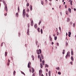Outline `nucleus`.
Returning a JSON list of instances; mask_svg holds the SVG:
<instances>
[{
	"label": "nucleus",
	"mask_w": 76,
	"mask_h": 76,
	"mask_svg": "<svg viewBox=\"0 0 76 76\" xmlns=\"http://www.w3.org/2000/svg\"><path fill=\"white\" fill-rule=\"evenodd\" d=\"M25 14H26V12H25V10L24 9L23 12V16H25Z\"/></svg>",
	"instance_id": "nucleus-1"
},
{
	"label": "nucleus",
	"mask_w": 76,
	"mask_h": 76,
	"mask_svg": "<svg viewBox=\"0 0 76 76\" xmlns=\"http://www.w3.org/2000/svg\"><path fill=\"white\" fill-rule=\"evenodd\" d=\"M4 9L6 10V12H7V5H5Z\"/></svg>",
	"instance_id": "nucleus-2"
},
{
	"label": "nucleus",
	"mask_w": 76,
	"mask_h": 76,
	"mask_svg": "<svg viewBox=\"0 0 76 76\" xmlns=\"http://www.w3.org/2000/svg\"><path fill=\"white\" fill-rule=\"evenodd\" d=\"M34 24V21H33V20H32L31 21V26H33V24Z\"/></svg>",
	"instance_id": "nucleus-3"
},
{
	"label": "nucleus",
	"mask_w": 76,
	"mask_h": 76,
	"mask_svg": "<svg viewBox=\"0 0 76 76\" xmlns=\"http://www.w3.org/2000/svg\"><path fill=\"white\" fill-rule=\"evenodd\" d=\"M2 2L4 4V6L7 5V4H6V2H5V1H4V0H3Z\"/></svg>",
	"instance_id": "nucleus-4"
},
{
	"label": "nucleus",
	"mask_w": 76,
	"mask_h": 76,
	"mask_svg": "<svg viewBox=\"0 0 76 76\" xmlns=\"http://www.w3.org/2000/svg\"><path fill=\"white\" fill-rule=\"evenodd\" d=\"M49 38H50V41H52V38H51V37L50 35Z\"/></svg>",
	"instance_id": "nucleus-5"
},
{
	"label": "nucleus",
	"mask_w": 76,
	"mask_h": 76,
	"mask_svg": "<svg viewBox=\"0 0 76 76\" xmlns=\"http://www.w3.org/2000/svg\"><path fill=\"white\" fill-rule=\"evenodd\" d=\"M29 29L27 30V35H29Z\"/></svg>",
	"instance_id": "nucleus-6"
},
{
	"label": "nucleus",
	"mask_w": 76,
	"mask_h": 76,
	"mask_svg": "<svg viewBox=\"0 0 76 76\" xmlns=\"http://www.w3.org/2000/svg\"><path fill=\"white\" fill-rule=\"evenodd\" d=\"M30 10L31 11H32V6L31 5L30 6Z\"/></svg>",
	"instance_id": "nucleus-7"
},
{
	"label": "nucleus",
	"mask_w": 76,
	"mask_h": 76,
	"mask_svg": "<svg viewBox=\"0 0 76 76\" xmlns=\"http://www.w3.org/2000/svg\"><path fill=\"white\" fill-rule=\"evenodd\" d=\"M49 76H51V71H50L48 72Z\"/></svg>",
	"instance_id": "nucleus-8"
},
{
	"label": "nucleus",
	"mask_w": 76,
	"mask_h": 76,
	"mask_svg": "<svg viewBox=\"0 0 76 76\" xmlns=\"http://www.w3.org/2000/svg\"><path fill=\"white\" fill-rule=\"evenodd\" d=\"M41 57H42V60L44 59V57H43V56H42V54H41Z\"/></svg>",
	"instance_id": "nucleus-9"
},
{
	"label": "nucleus",
	"mask_w": 76,
	"mask_h": 76,
	"mask_svg": "<svg viewBox=\"0 0 76 76\" xmlns=\"http://www.w3.org/2000/svg\"><path fill=\"white\" fill-rule=\"evenodd\" d=\"M71 9H70V8H68V11H69L70 13H71Z\"/></svg>",
	"instance_id": "nucleus-10"
},
{
	"label": "nucleus",
	"mask_w": 76,
	"mask_h": 76,
	"mask_svg": "<svg viewBox=\"0 0 76 76\" xmlns=\"http://www.w3.org/2000/svg\"><path fill=\"white\" fill-rule=\"evenodd\" d=\"M71 59L72 60V61H73V60H74V59H73V56H71Z\"/></svg>",
	"instance_id": "nucleus-11"
},
{
	"label": "nucleus",
	"mask_w": 76,
	"mask_h": 76,
	"mask_svg": "<svg viewBox=\"0 0 76 76\" xmlns=\"http://www.w3.org/2000/svg\"><path fill=\"white\" fill-rule=\"evenodd\" d=\"M37 54H39V50H37Z\"/></svg>",
	"instance_id": "nucleus-12"
},
{
	"label": "nucleus",
	"mask_w": 76,
	"mask_h": 76,
	"mask_svg": "<svg viewBox=\"0 0 76 76\" xmlns=\"http://www.w3.org/2000/svg\"><path fill=\"white\" fill-rule=\"evenodd\" d=\"M16 16L17 17L19 16V14L18 12L16 13Z\"/></svg>",
	"instance_id": "nucleus-13"
},
{
	"label": "nucleus",
	"mask_w": 76,
	"mask_h": 76,
	"mask_svg": "<svg viewBox=\"0 0 76 76\" xmlns=\"http://www.w3.org/2000/svg\"><path fill=\"white\" fill-rule=\"evenodd\" d=\"M7 52H5V56L6 57V56H7Z\"/></svg>",
	"instance_id": "nucleus-14"
},
{
	"label": "nucleus",
	"mask_w": 76,
	"mask_h": 76,
	"mask_svg": "<svg viewBox=\"0 0 76 76\" xmlns=\"http://www.w3.org/2000/svg\"><path fill=\"white\" fill-rule=\"evenodd\" d=\"M48 67V65L47 64H45V67Z\"/></svg>",
	"instance_id": "nucleus-15"
},
{
	"label": "nucleus",
	"mask_w": 76,
	"mask_h": 76,
	"mask_svg": "<svg viewBox=\"0 0 76 76\" xmlns=\"http://www.w3.org/2000/svg\"><path fill=\"white\" fill-rule=\"evenodd\" d=\"M37 31L38 32H40V31H39V28H37Z\"/></svg>",
	"instance_id": "nucleus-16"
},
{
	"label": "nucleus",
	"mask_w": 76,
	"mask_h": 76,
	"mask_svg": "<svg viewBox=\"0 0 76 76\" xmlns=\"http://www.w3.org/2000/svg\"><path fill=\"white\" fill-rule=\"evenodd\" d=\"M34 27L35 28H37V24H35L34 25Z\"/></svg>",
	"instance_id": "nucleus-17"
},
{
	"label": "nucleus",
	"mask_w": 76,
	"mask_h": 76,
	"mask_svg": "<svg viewBox=\"0 0 76 76\" xmlns=\"http://www.w3.org/2000/svg\"><path fill=\"white\" fill-rule=\"evenodd\" d=\"M70 21V18H68L67 19V22H69Z\"/></svg>",
	"instance_id": "nucleus-18"
},
{
	"label": "nucleus",
	"mask_w": 76,
	"mask_h": 76,
	"mask_svg": "<svg viewBox=\"0 0 76 76\" xmlns=\"http://www.w3.org/2000/svg\"><path fill=\"white\" fill-rule=\"evenodd\" d=\"M32 73H34V68H32Z\"/></svg>",
	"instance_id": "nucleus-19"
},
{
	"label": "nucleus",
	"mask_w": 76,
	"mask_h": 76,
	"mask_svg": "<svg viewBox=\"0 0 76 76\" xmlns=\"http://www.w3.org/2000/svg\"><path fill=\"white\" fill-rule=\"evenodd\" d=\"M57 37H54V39L55 40H57Z\"/></svg>",
	"instance_id": "nucleus-20"
},
{
	"label": "nucleus",
	"mask_w": 76,
	"mask_h": 76,
	"mask_svg": "<svg viewBox=\"0 0 76 76\" xmlns=\"http://www.w3.org/2000/svg\"><path fill=\"white\" fill-rule=\"evenodd\" d=\"M41 3L43 5V4H44V2L43 1H41Z\"/></svg>",
	"instance_id": "nucleus-21"
},
{
	"label": "nucleus",
	"mask_w": 76,
	"mask_h": 76,
	"mask_svg": "<svg viewBox=\"0 0 76 76\" xmlns=\"http://www.w3.org/2000/svg\"><path fill=\"white\" fill-rule=\"evenodd\" d=\"M68 54H67L66 55V56L65 57L66 58H67V57H68Z\"/></svg>",
	"instance_id": "nucleus-22"
},
{
	"label": "nucleus",
	"mask_w": 76,
	"mask_h": 76,
	"mask_svg": "<svg viewBox=\"0 0 76 76\" xmlns=\"http://www.w3.org/2000/svg\"><path fill=\"white\" fill-rule=\"evenodd\" d=\"M39 52L40 53H41L42 52H41V49H39Z\"/></svg>",
	"instance_id": "nucleus-23"
},
{
	"label": "nucleus",
	"mask_w": 76,
	"mask_h": 76,
	"mask_svg": "<svg viewBox=\"0 0 76 76\" xmlns=\"http://www.w3.org/2000/svg\"><path fill=\"white\" fill-rule=\"evenodd\" d=\"M71 53L72 55H73V50H72Z\"/></svg>",
	"instance_id": "nucleus-24"
},
{
	"label": "nucleus",
	"mask_w": 76,
	"mask_h": 76,
	"mask_svg": "<svg viewBox=\"0 0 76 76\" xmlns=\"http://www.w3.org/2000/svg\"><path fill=\"white\" fill-rule=\"evenodd\" d=\"M26 6L27 7H28V6H29V4L28 3L26 4Z\"/></svg>",
	"instance_id": "nucleus-25"
},
{
	"label": "nucleus",
	"mask_w": 76,
	"mask_h": 76,
	"mask_svg": "<svg viewBox=\"0 0 76 76\" xmlns=\"http://www.w3.org/2000/svg\"><path fill=\"white\" fill-rule=\"evenodd\" d=\"M38 58H41V57H40V56L39 55H38Z\"/></svg>",
	"instance_id": "nucleus-26"
},
{
	"label": "nucleus",
	"mask_w": 76,
	"mask_h": 76,
	"mask_svg": "<svg viewBox=\"0 0 76 76\" xmlns=\"http://www.w3.org/2000/svg\"><path fill=\"white\" fill-rule=\"evenodd\" d=\"M21 73H22V74H23V75H25V73H24V72H21Z\"/></svg>",
	"instance_id": "nucleus-27"
},
{
	"label": "nucleus",
	"mask_w": 76,
	"mask_h": 76,
	"mask_svg": "<svg viewBox=\"0 0 76 76\" xmlns=\"http://www.w3.org/2000/svg\"><path fill=\"white\" fill-rule=\"evenodd\" d=\"M26 16H27V18L29 17V15L27 13L26 14Z\"/></svg>",
	"instance_id": "nucleus-28"
},
{
	"label": "nucleus",
	"mask_w": 76,
	"mask_h": 76,
	"mask_svg": "<svg viewBox=\"0 0 76 76\" xmlns=\"http://www.w3.org/2000/svg\"><path fill=\"white\" fill-rule=\"evenodd\" d=\"M41 20L39 21V25H40V24H41Z\"/></svg>",
	"instance_id": "nucleus-29"
},
{
	"label": "nucleus",
	"mask_w": 76,
	"mask_h": 76,
	"mask_svg": "<svg viewBox=\"0 0 76 76\" xmlns=\"http://www.w3.org/2000/svg\"><path fill=\"white\" fill-rule=\"evenodd\" d=\"M28 68H30L31 66H30V65H29L28 64Z\"/></svg>",
	"instance_id": "nucleus-30"
},
{
	"label": "nucleus",
	"mask_w": 76,
	"mask_h": 76,
	"mask_svg": "<svg viewBox=\"0 0 76 76\" xmlns=\"http://www.w3.org/2000/svg\"><path fill=\"white\" fill-rule=\"evenodd\" d=\"M56 34L57 35H59V33L58 31H57L56 33Z\"/></svg>",
	"instance_id": "nucleus-31"
},
{
	"label": "nucleus",
	"mask_w": 76,
	"mask_h": 76,
	"mask_svg": "<svg viewBox=\"0 0 76 76\" xmlns=\"http://www.w3.org/2000/svg\"><path fill=\"white\" fill-rule=\"evenodd\" d=\"M70 4L71 5V6H72V1H70Z\"/></svg>",
	"instance_id": "nucleus-32"
},
{
	"label": "nucleus",
	"mask_w": 76,
	"mask_h": 76,
	"mask_svg": "<svg viewBox=\"0 0 76 76\" xmlns=\"http://www.w3.org/2000/svg\"><path fill=\"white\" fill-rule=\"evenodd\" d=\"M41 34H42V29L41 30Z\"/></svg>",
	"instance_id": "nucleus-33"
},
{
	"label": "nucleus",
	"mask_w": 76,
	"mask_h": 76,
	"mask_svg": "<svg viewBox=\"0 0 76 76\" xmlns=\"http://www.w3.org/2000/svg\"><path fill=\"white\" fill-rule=\"evenodd\" d=\"M15 73H16V71H14L13 72L14 75H15Z\"/></svg>",
	"instance_id": "nucleus-34"
},
{
	"label": "nucleus",
	"mask_w": 76,
	"mask_h": 76,
	"mask_svg": "<svg viewBox=\"0 0 76 76\" xmlns=\"http://www.w3.org/2000/svg\"><path fill=\"white\" fill-rule=\"evenodd\" d=\"M31 64V62H29V63H28V64L30 65V64Z\"/></svg>",
	"instance_id": "nucleus-35"
},
{
	"label": "nucleus",
	"mask_w": 76,
	"mask_h": 76,
	"mask_svg": "<svg viewBox=\"0 0 76 76\" xmlns=\"http://www.w3.org/2000/svg\"><path fill=\"white\" fill-rule=\"evenodd\" d=\"M58 75H61V73L60 72H58Z\"/></svg>",
	"instance_id": "nucleus-36"
},
{
	"label": "nucleus",
	"mask_w": 76,
	"mask_h": 76,
	"mask_svg": "<svg viewBox=\"0 0 76 76\" xmlns=\"http://www.w3.org/2000/svg\"><path fill=\"white\" fill-rule=\"evenodd\" d=\"M28 28H29V23H28Z\"/></svg>",
	"instance_id": "nucleus-37"
},
{
	"label": "nucleus",
	"mask_w": 76,
	"mask_h": 76,
	"mask_svg": "<svg viewBox=\"0 0 76 76\" xmlns=\"http://www.w3.org/2000/svg\"><path fill=\"white\" fill-rule=\"evenodd\" d=\"M39 73H42V71H41V70H39Z\"/></svg>",
	"instance_id": "nucleus-38"
},
{
	"label": "nucleus",
	"mask_w": 76,
	"mask_h": 76,
	"mask_svg": "<svg viewBox=\"0 0 76 76\" xmlns=\"http://www.w3.org/2000/svg\"><path fill=\"white\" fill-rule=\"evenodd\" d=\"M40 62H42V59L40 58Z\"/></svg>",
	"instance_id": "nucleus-39"
},
{
	"label": "nucleus",
	"mask_w": 76,
	"mask_h": 76,
	"mask_svg": "<svg viewBox=\"0 0 76 76\" xmlns=\"http://www.w3.org/2000/svg\"><path fill=\"white\" fill-rule=\"evenodd\" d=\"M73 27H75V23H73Z\"/></svg>",
	"instance_id": "nucleus-40"
},
{
	"label": "nucleus",
	"mask_w": 76,
	"mask_h": 76,
	"mask_svg": "<svg viewBox=\"0 0 76 76\" xmlns=\"http://www.w3.org/2000/svg\"><path fill=\"white\" fill-rule=\"evenodd\" d=\"M72 23H73V22H70V24L71 25H72Z\"/></svg>",
	"instance_id": "nucleus-41"
},
{
	"label": "nucleus",
	"mask_w": 76,
	"mask_h": 76,
	"mask_svg": "<svg viewBox=\"0 0 76 76\" xmlns=\"http://www.w3.org/2000/svg\"><path fill=\"white\" fill-rule=\"evenodd\" d=\"M68 34H69V35H71V32H69L68 33Z\"/></svg>",
	"instance_id": "nucleus-42"
},
{
	"label": "nucleus",
	"mask_w": 76,
	"mask_h": 76,
	"mask_svg": "<svg viewBox=\"0 0 76 76\" xmlns=\"http://www.w3.org/2000/svg\"><path fill=\"white\" fill-rule=\"evenodd\" d=\"M3 42H2L1 44V46H3Z\"/></svg>",
	"instance_id": "nucleus-43"
},
{
	"label": "nucleus",
	"mask_w": 76,
	"mask_h": 76,
	"mask_svg": "<svg viewBox=\"0 0 76 76\" xmlns=\"http://www.w3.org/2000/svg\"><path fill=\"white\" fill-rule=\"evenodd\" d=\"M70 54V52H68L67 53V54L69 55Z\"/></svg>",
	"instance_id": "nucleus-44"
},
{
	"label": "nucleus",
	"mask_w": 76,
	"mask_h": 76,
	"mask_svg": "<svg viewBox=\"0 0 76 76\" xmlns=\"http://www.w3.org/2000/svg\"><path fill=\"white\" fill-rule=\"evenodd\" d=\"M10 60L8 59V63H10Z\"/></svg>",
	"instance_id": "nucleus-45"
},
{
	"label": "nucleus",
	"mask_w": 76,
	"mask_h": 76,
	"mask_svg": "<svg viewBox=\"0 0 76 76\" xmlns=\"http://www.w3.org/2000/svg\"><path fill=\"white\" fill-rule=\"evenodd\" d=\"M56 69L57 70H58V69H59V67H57Z\"/></svg>",
	"instance_id": "nucleus-46"
},
{
	"label": "nucleus",
	"mask_w": 76,
	"mask_h": 76,
	"mask_svg": "<svg viewBox=\"0 0 76 76\" xmlns=\"http://www.w3.org/2000/svg\"><path fill=\"white\" fill-rule=\"evenodd\" d=\"M19 10H20L19 7H18V11H19Z\"/></svg>",
	"instance_id": "nucleus-47"
},
{
	"label": "nucleus",
	"mask_w": 76,
	"mask_h": 76,
	"mask_svg": "<svg viewBox=\"0 0 76 76\" xmlns=\"http://www.w3.org/2000/svg\"><path fill=\"white\" fill-rule=\"evenodd\" d=\"M29 9H28V8L27 7V12H29Z\"/></svg>",
	"instance_id": "nucleus-48"
},
{
	"label": "nucleus",
	"mask_w": 76,
	"mask_h": 76,
	"mask_svg": "<svg viewBox=\"0 0 76 76\" xmlns=\"http://www.w3.org/2000/svg\"><path fill=\"white\" fill-rule=\"evenodd\" d=\"M45 62V61H44V60H43L42 61V63H44Z\"/></svg>",
	"instance_id": "nucleus-49"
},
{
	"label": "nucleus",
	"mask_w": 76,
	"mask_h": 76,
	"mask_svg": "<svg viewBox=\"0 0 76 76\" xmlns=\"http://www.w3.org/2000/svg\"><path fill=\"white\" fill-rule=\"evenodd\" d=\"M59 28L60 31H61V27H59Z\"/></svg>",
	"instance_id": "nucleus-50"
},
{
	"label": "nucleus",
	"mask_w": 76,
	"mask_h": 76,
	"mask_svg": "<svg viewBox=\"0 0 76 76\" xmlns=\"http://www.w3.org/2000/svg\"><path fill=\"white\" fill-rule=\"evenodd\" d=\"M10 64V63L8 62V63H7V66H9Z\"/></svg>",
	"instance_id": "nucleus-51"
},
{
	"label": "nucleus",
	"mask_w": 76,
	"mask_h": 76,
	"mask_svg": "<svg viewBox=\"0 0 76 76\" xmlns=\"http://www.w3.org/2000/svg\"><path fill=\"white\" fill-rule=\"evenodd\" d=\"M4 15H5V16H7V13H6L5 14H4Z\"/></svg>",
	"instance_id": "nucleus-52"
},
{
	"label": "nucleus",
	"mask_w": 76,
	"mask_h": 76,
	"mask_svg": "<svg viewBox=\"0 0 76 76\" xmlns=\"http://www.w3.org/2000/svg\"><path fill=\"white\" fill-rule=\"evenodd\" d=\"M31 57H32V58H34V56L32 55Z\"/></svg>",
	"instance_id": "nucleus-53"
},
{
	"label": "nucleus",
	"mask_w": 76,
	"mask_h": 76,
	"mask_svg": "<svg viewBox=\"0 0 76 76\" xmlns=\"http://www.w3.org/2000/svg\"><path fill=\"white\" fill-rule=\"evenodd\" d=\"M70 63L71 64V65H72V64H72V61H71L70 62Z\"/></svg>",
	"instance_id": "nucleus-54"
},
{
	"label": "nucleus",
	"mask_w": 76,
	"mask_h": 76,
	"mask_svg": "<svg viewBox=\"0 0 76 76\" xmlns=\"http://www.w3.org/2000/svg\"><path fill=\"white\" fill-rule=\"evenodd\" d=\"M18 35H19V37H20V33H18Z\"/></svg>",
	"instance_id": "nucleus-55"
},
{
	"label": "nucleus",
	"mask_w": 76,
	"mask_h": 76,
	"mask_svg": "<svg viewBox=\"0 0 76 76\" xmlns=\"http://www.w3.org/2000/svg\"><path fill=\"white\" fill-rule=\"evenodd\" d=\"M57 45H58V46H59V44H58V43H57Z\"/></svg>",
	"instance_id": "nucleus-56"
},
{
	"label": "nucleus",
	"mask_w": 76,
	"mask_h": 76,
	"mask_svg": "<svg viewBox=\"0 0 76 76\" xmlns=\"http://www.w3.org/2000/svg\"><path fill=\"white\" fill-rule=\"evenodd\" d=\"M40 67H41V68H42V67H43L42 65L41 66H40Z\"/></svg>",
	"instance_id": "nucleus-57"
},
{
	"label": "nucleus",
	"mask_w": 76,
	"mask_h": 76,
	"mask_svg": "<svg viewBox=\"0 0 76 76\" xmlns=\"http://www.w3.org/2000/svg\"><path fill=\"white\" fill-rule=\"evenodd\" d=\"M30 72H32V70L31 69H29Z\"/></svg>",
	"instance_id": "nucleus-58"
},
{
	"label": "nucleus",
	"mask_w": 76,
	"mask_h": 76,
	"mask_svg": "<svg viewBox=\"0 0 76 76\" xmlns=\"http://www.w3.org/2000/svg\"><path fill=\"white\" fill-rule=\"evenodd\" d=\"M36 45H37V44H38V41H37L36 42Z\"/></svg>",
	"instance_id": "nucleus-59"
},
{
	"label": "nucleus",
	"mask_w": 76,
	"mask_h": 76,
	"mask_svg": "<svg viewBox=\"0 0 76 76\" xmlns=\"http://www.w3.org/2000/svg\"><path fill=\"white\" fill-rule=\"evenodd\" d=\"M40 66H42V63H40Z\"/></svg>",
	"instance_id": "nucleus-60"
},
{
	"label": "nucleus",
	"mask_w": 76,
	"mask_h": 76,
	"mask_svg": "<svg viewBox=\"0 0 76 76\" xmlns=\"http://www.w3.org/2000/svg\"><path fill=\"white\" fill-rule=\"evenodd\" d=\"M32 76H35V74L34 73L33 74Z\"/></svg>",
	"instance_id": "nucleus-61"
},
{
	"label": "nucleus",
	"mask_w": 76,
	"mask_h": 76,
	"mask_svg": "<svg viewBox=\"0 0 76 76\" xmlns=\"http://www.w3.org/2000/svg\"><path fill=\"white\" fill-rule=\"evenodd\" d=\"M46 72H48V69H46Z\"/></svg>",
	"instance_id": "nucleus-62"
},
{
	"label": "nucleus",
	"mask_w": 76,
	"mask_h": 76,
	"mask_svg": "<svg viewBox=\"0 0 76 76\" xmlns=\"http://www.w3.org/2000/svg\"><path fill=\"white\" fill-rule=\"evenodd\" d=\"M51 3H49V5H50V6H51Z\"/></svg>",
	"instance_id": "nucleus-63"
},
{
	"label": "nucleus",
	"mask_w": 76,
	"mask_h": 76,
	"mask_svg": "<svg viewBox=\"0 0 76 76\" xmlns=\"http://www.w3.org/2000/svg\"><path fill=\"white\" fill-rule=\"evenodd\" d=\"M74 11H76V9L74 8Z\"/></svg>",
	"instance_id": "nucleus-64"
}]
</instances>
